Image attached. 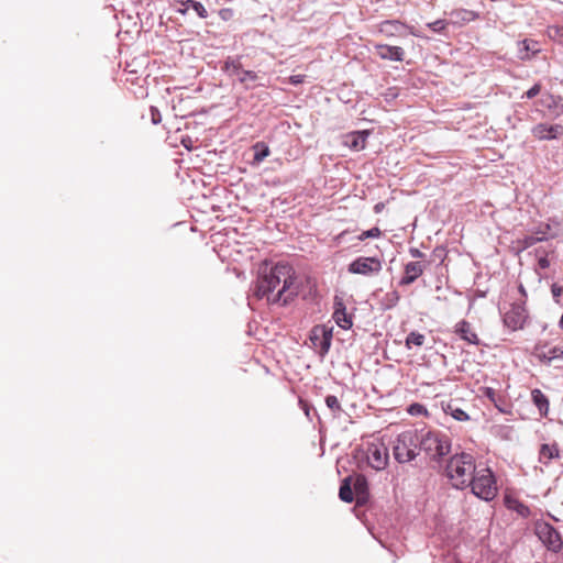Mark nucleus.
<instances>
[{"label": "nucleus", "mask_w": 563, "mask_h": 563, "mask_svg": "<svg viewBox=\"0 0 563 563\" xmlns=\"http://www.w3.org/2000/svg\"><path fill=\"white\" fill-rule=\"evenodd\" d=\"M299 292L296 273L289 264L277 263L260 268L253 294L257 299L269 305H287Z\"/></svg>", "instance_id": "nucleus-1"}, {"label": "nucleus", "mask_w": 563, "mask_h": 563, "mask_svg": "<svg viewBox=\"0 0 563 563\" xmlns=\"http://www.w3.org/2000/svg\"><path fill=\"white\" fill-rule=\"evenodd\" d=\"M476 470L473 455L463 452L453 455L449 460L446 465V475L453 487L464 489L470 487L471 479Z\"/></svg>", "instance_id": "nucleus-2"}, {"label": "nucleus", "mask_w": 563, "mask_h": 563, "mask_svg": "<svg viewBox=\"0 0 563 563\" xmlns=\"http://www.w3.org/2000/svg\"><path fill=\"white\" fill-rule=\"evenodd\" d=\"M470 487L477 498L485 501L493 500L498 493L495 475L488 467L476 470Z\"/></svg>", "instance_id": "nucleus-3"}, {"label": "nucleus", "mask_w": 563, "mask_h": 563, "mask_svg": "<svg viewBox=\"0 0 563 563\" xmlns=\"http://www.w3.org/2000/svg\"><path fill=\"white\" fill-rule=\"evenodd\" d=\"M419 437L416 430L401 432L394 444L393 454L398 463H408L418 455Z\"/></svg>", "instance_id": "nucleus-4"}, {"label": "nucleus", "mask_w": 563, "mask_h": 563, "mask_svg": "<svg viewBox=\"0 0 563 563\" xmlns=\"http://www.w3.org/2000/svg\"><path fill=\"white\" fill-rule=\"evenodd\" d=\"M419 449L431 459H440L450 452L451 444L445 435L428 431L419 438Z\"/></svg>", "instance_id": "nucleus-5"}, {"label": "nucleus", "mask_w": 563, "mask_h": 563, "mask_svg": "<svg viewBox=\"0 0 563 563\" xmlns=\"http://www.w3.org/2000/svg\"><path fill=\"white\" fill-rule=\"evenodd\" d=\"M528 318L525 300H516L503 309L504 324L511 331L523 329Z\"/></svg>", "instance_id": "nucleus-6"}, {"label": "nucleus", "mask_w": 563, "mask_h": 563, "mask_svg": "<svg viewBox=\"0 0 563 563\" xmlns=\"http://www.w3.org/2000/svg\"><path fill=\"white\" fill-rule=\"evenodd\" d=\"M332 338L333 327L329 324L314 325L309 335L312 346L318 350L320 355H325L329 352Z\"/></svg>", "instance_id": "nucleus-7"}, {"label": "nucleus", "mask_w": 563, "mask_h": 563, "mask_svg": "<svg viewBox=\"0 0 563 563\" xmlns=\"http://www.w3.org/2000/svg\"><path fill=\"white\" fill-rule=\"evenodd\" d=\"M366 461L367 464L376 471L385 470L389 461L387 446L380 441L368 443L366 448Z\"/></svg>", "instance_id": "nucleus-8"}, {"label": "nucleus", "mask_w": 563, "mask_h": 563, "mask_svg": "<svg viewBox=\"0 0 563 563\" xmlns=\"http://www.w3.org/2000/svg\"><path fill=\"white\" fill-rule=\"evenodd\" d=\"M536 534L540 541L549 549L558 552L562 548V541L559 532L550 523L538 521L534 526Z\"/></svg>", "instance_id": "nucleus-9"}, {"label": "nucleus", "mask_w": 563, "mask_h": 563, "mask_svg": "<svg viewBox=\"0 0 563 563\" xmlns=\"http://www.w3.org/2000/svg\"><path fill=\"white\" fill-rule=\"evenodd\" d=\"M382 268L383 265L379 258L361 256L349 264L347 271L351 274L369 276L378 274Z\"/></svg>", "instance_id": "nucleus-10"}, {"label": "nucleus", "mask_w": 563, "mask_h": 563, "mask_svg": "<svg viewBox=\"0 0 563 563\" xmlns=\"http://www.w3.org/2000/svg\"><path fill=\"white\" fill-rule=\"evenodd\" d=\"M534 139L539 141H553L563 136L562 124L538 123L531 129Z\"/></svg>", "instance_id": "nucleus-11"}, {"label": "nucleus", "mask_w": 563, "mask_h": 563, "mask_svg": "<svg viewBox=\"0 0 563 563\" xmlns=\"http://www.w3.org/2000/svg\"><path fill=\"white\" fill-rule=\"evenodd\" d=\"M404 30H408L409 33L415 36H419L413 27L408 26L398 20H387L382 22L378 26V31L388 37L401 35Z\"/></svg>", "instance_id": "nucleus-12"}, {"label": "nucleus", "mask_w": 563, "mask_h": 563, "mask_svg": "<svg viewBox=\"0 0 563 563\" xmlns=\"http://www.w3.org/2000/svg\"><path fill=\"white\" fill-rule=\"evenodd\" d=\"M534 356L544 364H550L554 360L563 358V349L561 346L538 345L534 347Z\"/></svg>", "instance_id": "nucleus-13"}, {"label": "nucleus", "mask_w": 563, "mask_h": 563, "mask_svg": "<svg viewBox=\"0 0 563 563\" xmlns=\"http://www.w3.org/2000/svg\"><path fill=\"white\" fill-rule=\"evenodd\" d=\"M332 318L334 322L343 330H349L353 325L352 316L347 313L342 300L334 301V311Z\"/></svg>", "instance_id": "nucleus-14"}, {"label": "nucleus", "mask_w": 563, "mask_h": 563, "mask_svg": "<svg viewBox=\"0 0 563 563\" xmlns=\"http://www.w3.org/2000/svg\"><path fill=\"white\" fill-rule=\"evenodd\" d=\"M375 51H376V54L382 59H387V60L401 62L405 56V52L400 46L376 44Z\"/></svg>", "instance_id": "nucleus-15"}, {"label": "nucleus", "mask_w": 563, "mask_h": 563, "mask_svg": "<svg viewBox=\"0 0 563 563\" xmlns=\"http://www.w3.org/2000/svg\"><path fill=\"white\" fill-rule=\"evenodd\" d=\"M541 104L552 118H559L563 114V98L560 96L544 95L541 98Z\"/></svg>", "instance_id": "nucleus-16"}, {"label": "nucleus", "mask_w": 563, "mask_h": 563, "mask_svg": "<svg viewBox=\"0 0 563 563\" xmlns=\"http://www.w3.org/2000/svg\"><path fill=\"white\" fill-rule=\"evenodd\" d=\"M368 135L366 130L351 132L344 136V144L353 151H361L365 148Z\"/></svg>", "instance_id": "nucleus-17"}, {"label": "nucleus", "mask_w": 563, "mask_h": 563, "mask_svg": "<svg viewBox=\"0 0 563 563\" xmlns=\"http://www.w3.org/2000/svg\"><path fill=\"white\" fill-rule=\"evenodd\" d=\"M423 265L419 262H409L405 266V275L400 280V285H410L423 274Z\"/></svg>", "instance_id": "nucleus-18"}, {"label": "nucleus", "mask_w": 563, "mask_h": 563, "mask_svg": "<svg viewBox=\"0 0 563 563\" xmlns=\"http://www.w3.org/2000/svg\"><path fill=\"white\" fill-rule=\"evenodd\" d=\"M455 332L460 335V338L470 344H479V340L477 334L473 331L471 324L462 320L455 325Z\"/></svg>", "instance_id": "nucleus-19"}, {"label": "nucleus", "mask_w": 563, "mask_h": 563, "mask_svg": "<svg viewBox=\"0 0 563 563\" xmlns=\"http://www.w3.org/2000/svg\"><path fill=\"white\" fill-rule=\"evenodd\" d=\"M453 23L464 24L478 19V13L467 9H456L450 13Z\"/></svg>", "instance_id": "nucleus-20"}, {"label": "nucleus", "mask_w": 563, "mask_h": 563, "mask_svg": "<svg viewBox=\"0 0 563 563\" xmlns=\"http://www.w3.org/2000/svg\"><path fill=\"white\" fill-rule=\"evenodd\" d=\"M505 506L507 509L516 511L522 518H527L530 516V509L528 506L522 504L518 498L512 496H505Z\"/></svg>", "instance_id": "nucleus-21"}, {"label": "nucleus", "mask_w": 563, "mask_h": 563, "mask_svg": "<svg viewBox=\"0 0 563 563\" xmlns=\"http://www.w3.org/2000/svg\"><path fill=\"white\" fill-rule=\"evenodd\" d=\"M180 3L183 8L177 9V12H179L180 14H186L188 9L190 8V10H194L199 18L206 19L208 16V12L201 2L195 0H187L181 1Z\"/></svg>", "instance_id": "nucleus-22"}, {"label": "nucleus", "mask_w": 563, "mask_h": 563, "mask_svg": "<svg viewBox=\"0 0 563 563\" xmlns=\"http://www.w3.org/2000/svg\"><path fill=\"white\" fill-rule=\"evenodd\" d=\"M519 58L522 60L530 59L540 52L538 43L533 41L523 40L519 42Z\"/></svg>", "instance_id": "nucleus-23"}, {"label": "nucleus", "mask_w": 563, "mask_h": 563, "mask_svg": "<svg viewBox=\"0 0 563 563\" xmlns=\"http://www.w3.org/2000/svg\"><path fill=\"white\" fill-rule=\"evenodd\" d=\"M531 398L533 404L538 407L540 413L542 416H547L549 412V399L548 397L538 388L531 391Z\"/></svg>", "instance_id": "nucleus-24"}, {"label": "nucleus", "mask_w": 563, "mask_h": 563, "mask_svg": "<svg viewBox=\"0 0 563 563\" xmlns=\"http://www.w3.org/2000/svg\"><path fill=\"white\" fill-rule=\"evenodd\" d=\"M442 408L446 415H450L456 421H467L470 416L460 407H456L452 401L442 404Z\"/></svg>", "instance_id": "nucleus-25"}, {"label": "nucleus", "mask_w": 563, "mask_h": 563, "mask_svg": "<svg viewBox=\"0 0 563 563\" xmlns=\"http://www.w3.org/2000/svg\"><path fill=\"white\" fill-rule=\"evenodd\" d=\"M351 477L344 478L340 486L339 490V497L344 503H352L353 501V490L351 487Z\"/></svg>", "instance_id": "nucleus-26"}, {"label": "nucleus", "mask_w": 563, "mask_h": 563, "mask_svg": "<svg viewBox=\"0 0 563 563\" xmlns=\"http://www.w3.org/2000/svg\"><path fill=\"white\" fill-rule=\"evenodd\" d=\"M559 456V450L555 445L543 444L540 450V460L544 463Z\"/></svg>", "instance_id": "nucleus-27"}, {"label": "nucleus", "mask_w": 563, "mask_h": 563, "mask_svg": "<svg viewBox=\"0 0 563 563\" xmlns=\"http://www.w3.org/2000/svg\"><path fill=\"white\" fill-rule=\"evenodd\" d=\"M547 35L550 40L563 46V25H549Z\"/></svg>", "instance_id": "nucleus-28"}, {"label": "nucleus", "mask_w": 563, "mask_h": 563, "mask_svg": "<svg viewBox=\"0 0 563 563\" xmlns=\"http://www.w3.org/2000/svg\"><path fill=\"white\" fill-rule=\"evenodd\" d=\"M223 69L231 77H238L242 71L241 63L238 59H228Z\"/></svg>", "instance_id": "nucleus-29"}, {"label": "nucleus", "mask_w": 563, "mask_h": 563, "mask_svg": "<svg viewBox=\"0 0 563 563\" xmlns=\"http://www.w3.org/2000/svg\"><path fill=\"white\" fill-rule=\"evenodd\" d=\"M353 487L357 496L365 498L367 494V481L363 475H357L353 482Z\"/></svg>", "instance_id": "nucleus-30"}, {"label": "nucleus", "mask_w": 563, "mask_h": 563, "mask_svg": "<svg viewBox=\"0 0 563 563\" xmlns=\"http://www.w3.org/2000/svg\"><path fill=\"white\" fill-rule=\"evenodd\" d=\"M254 162L261 163L269 155V148L266 144L258 142L254 145Z\"/></svg>", "instance_id": "nucleus-31"}, {"label": "nucleus", "mask_w": 563, "mask_h": 563, "mask_svg": "<svg viewBox=\"0 0 563 563\" xmlns=\"http://www.w3.org/2000/svg\"><path fill=\"white\" fill-rule=\"evenodd\" d=\"M424 335L419 332H410L406 339V346L411 349L412 346H421L424 343Z\"/></svg>", "instance_id": "nucleus-32"}, {"label": "nucleus", "mask_w": 563, "mask_h": 563, "mask_svg": "<svg viewBox=\"0 0 563 563\" xmlns=\"http://www.w3.org/2000/svg\"><path fill=\"white\" fill-rule=\"evenodd\" d=\"M407 412L410 416H427L428 415L427 408L423 405L418 404V402L411 404L408 407Z\"/></svg>", "instance_id": "nucleus-33"}, {"label": "nucleus", "mask_w": 563, "mask_h": 563, "mask_svg": "<svg viewBox=\"0 0 563 563\" xmlns=\"http://www.w3.org/2000/svg\"><path fill=\"white\" fill-rule=\"evenodd\" d=\"M382 235V231L379 230V228L375 227V228H372L369 230H366V231H363L358 236L357 239L360 241H364L366 239H375V238H379Z\"/></svg>", "instance_id": "nucleus-34"}, {"label": "nucleus", "mask_w": 563, "mask_h": 563, "mask_svg": "<svg viewBox=\"0 0 563 563\" xmlns=\"http://www.w3.org/2000/svg\"><path fill=\"white\" fill-rule=\"evenodd\" d=\"M236 79L242 84H246L247 81H255L257 79V75L252 70L242 69L240 76H238Z\"/></svg>", "instance_id": "nucleus-35"}, {"label": "nucleus", "mask_w": 563, "mask_h": 563, "mask_svg": "<svg viewBox=\"0 0 563 563\" xmlns=\"http://www.w3.org/2000/svg\"><path fill=\"white\" fill-rule=\"evenodd\" d=\"M547 239V232H542V235L541 236H526L523 240H522V245L525 249L527 247H530L532 245H534L537 242H540V241H543Z\"/></svg>", "instance_id": "nucleus-36"}, {"label": "nucleus", "mask_w": 563, "mask_h": 563, "mask_svg": "<svg viewBox=\"0 0 563 563\" xmlns=\"http://www.w3.org/2000/svg\"><path fill=\"white\" fill-rule=\"evenodd\" d=\"M325 404H327L328 408L331 409L332 411H334V412L341 411V405L339 402V399L335 396H333V395L327 396Z\"/></svg>", "instance_id": "nucleus-37"}, {"label": "nucleus", "mask_w": 563, "mask_h": 563, "mask_svg": "<svg viewBox=\"0 0 563 563\" xmlns=\"http://www.w3.org/2000/svg\"><path fill=\"white\" fill-rule=\"evenodd\" d=\"M429 29L433 32H442L446 27V22L444 20H437L427 24Z\"/></svg>", "instance_id": "nucleus-38"}, {"label": "nucleus", "mask_w": 563, "mask_h": 563, "mask_svg": "<svg viewBox=\"0 0 563 563\" xmlns=\"http://www.w3.org/2000/svg\"><path fill=\"white\" fill-rule=\"evenodd\" d=\"M234 15V11L230 8H224V9H221L219 11V16L223 20V21H229L233 18Z\"/></svg>", "instance_id": "nucleus-39"}, {"label": "nucleus", "mask_w": 563, "mask_h": 563, "mask_svg": "<svg viewBox=\"0 0 563 563\" xmlns=\"http://www.w3.org/2000/svg\"><path fill=\"white\" fill-rule=\"evenodd\" d=\"M541 91V86L539 84L533 85L527 92L526 97L528 99L534 98Z\"/></svg>", "instance_id": "nucleus-40"}, {"label": "nucleus", "mask_w": 563, "mask_h": 563, "mask_svg": "<svg viewBox=\"0 0 563 563\" xmlns=\"http://www.w3.org/2000/svg\"><path fill=\"white\" fill-rule=\"evenodd\" d=\"M151 120L153 124H158L162 121V115L155 107H151Z\"/></svg>", "instance_id": "nucleus-41"}, {"label": "nucleus", "mask_w": 563, "mask_h": 563, "mask_svg": "<svg viewBox=\"0 0 563 563\" xmlns=\"http://www.w3.org/2000/svg\"><path fill=\"white\" fill-rule=\"evenodd\" d=\"M386 297L388 298L390 306L396 305L399 300V295L397 291H391V292L387 294Z\"/></svg>", "instance_id": "nucleus-42"}, {"label": "nucleus", "mask_w": 563, "mask_h": 563, "mask_svg": "<svg viewBox=\"0 0 563 563\" xmlns=\"http://www.w3.org/2000/svg\"><path fill=\"white\" fill-rule=\"evenodd\" d=\"M484 395L492 401H495V390L492 387H485Z\"/></svg>", "instance_id": "nucleus-43"}, {"label": "nucleus", "mask_w": 563, "mask_h": 563, "mask_svg": "<svg viewBox=\"0 0 563 563\" xmlns=\"http://www.w3.org/2000/svg\"><path fill=\"white\" fill-rule=\"evenodd\" d=\"M518 290L520 294V298L518 300H525V303L527 302V290L522 284L518 286Z\"/></svg>", "instance_id": "nucleus-44"}, {"label": "nucleus", "mask_w": 563, "mask_h": 563, "mask_svg": "<svg viewBox=\"0 0 563 563\" xmlns=\"http://www.w3.org/2000/svg\"><path fill=\"white\" fill-rule=\"evenodd\" d=\"M289 80L291 84L298 85L303 81V76L302 75H294V76H290Z\"/></svg>", "instance_id": "nucleus-45"}, {"label": "nucleus", "mask_w": 563, "mask_h": 563, "mask_svg": "<svg viewBox=\"0 0 563 563\" xmlns=\"http://www.w3.org/2000/svg\"><path fill=\"white\" fill-rule=\"evenodd\" d=\"M562 290H563L562 287H559L556 285L552 286V294L554 297H560L562 294Z\"/></svg>", "instance_id": "nucleus-46"}, {"label": "nucleus", "mask_w": 563, "mask_h": 563, "mask_svg": "<svg viewBox=\"0 0 563 563\" xmlns=\"http://www.w3.org/2000/svg\"><path fill=\"white\" fill-rule=\"evenodd\" d=\"M409 252L412 257H422V253L418 249H410Z\"/></svg>", "instance_id": "nucleus-47"}, {"label": "nucleus", "mask_w": 563, "mask_h": 563, "mask_svg": "<svg viewBox=\"0 0 563 563\" xmlns=\"http://www.w3.org/2000/svg\"><path fill=\"white\" fill-rule=\"evenodd\" d=\"M382 209H383V205L382 203H377L375 206V212H379Z\"/></svg>", "instance_id": "nucleus-48"}]
</instances>
